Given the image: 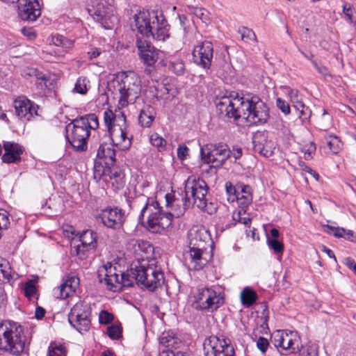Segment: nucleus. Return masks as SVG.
I'll return each mask as SVG.
<instances>
[{
	"label": "nucleus",
	"mask_w": 356,
	"mask_h": 356,
	"mask_svg": "<svg viewBox=\"0 0 356 356\" xmlns=\"http://www.w3.org/2000/svg\"><path fill=\"white\" fill-rule=\"evenodd\" d=\"M159 356H184L183 352L177 350L174 351L170 349L163 350L159 353Z\"/></svg>",
	"instance_id": "nucleus-58"
},
{
	"label": "nucleus",
	"mask_w": 356,
	"mask_h": 356,
	"mask_svg": "<svg viewBox=\"0 0 356 356\" xmlns=\"http://www.w3.org/2000/svg\"><path fill=\"white\" fill-rule=\"evenodd\" d=\"M226 191L229 195L228 200L232 202L236 201L238 208L234 211L232 213V220L241 224H245V185L237 184L236 186L232 185L230 182H227L225 184Z\"/></svg>",
	"instance_id": "nucleus-13"
},
{
	"label": "nucleus",
	"mask_w": 356,
	"mask_h": 356,
	"mask_svg": "<svg viewBox=\"0 0 356 356\" xmlns=\"http://www.w3.org/2000/svg\"><path fill=\"white\" fill-rule=\"evenodd\" d=\"M90 314L91 309L89 305L83 302H79L71 309L68 321L77 322L79 318H82V316H90Z\"/></svg>",
	"instance_id": "nucleus-28"
},
{
	"label": "nucleus",
	"mask_w": 356,
	"mask_h": 356,
	"mask_svg": "<svg viewBox=\"0 0 356 356\" xmlns=\"http://www.w3.org/2000/svg\"><path fill=\"white\" fill-rule=\"evenodd\" d=\"M96 220L107 228L120 229L125 221L124 211L118 207H108L96 216Z\"/></svg>",
	"instance_id": "nucleus-16"
},
{
	"label": "nucleus",
	"mask_w": 356,
	"mask_h": 356,
	"mask_svg": "<svg viewBox=\"0 0 356 356\" xmlns=\"http://www.w3.org/2000/svg\"><path fill=\"white\" fill-rule=\"evenodd\" d=\"M284 88L287 90V93L290 97L291 102L293 104V106H295L297 104L298 106H300L298 104L302 102V95H300V92L297 89H293L288 86H285Z\"/></svg>",
	"instance_id": "nucleus-42"
},
{
	"label": "nucleus",
	"mask_w": 356,
	"mask_h": 356,
	"mask_svg": "<svg viewBox=\"0 0 356 356\" xmlns=\"http://www.w3.org/2000/svg\"><path fill=\"white\" fill-rule=\"evenodd\" d=\"M189 9L191 10L192 13L195 15L197 17L200 18L202 20L206 19L207 12L205 9L197 7H189Z\"/></svg>",
	"instance_id": "nucleus-54"
},
{
	"label": "nucleus",
	"mask_w": 356,
	"mask_h": 356,
	"mask_svg": "<svg viewBox=\"0 0 356 356\" xmlns=\"http://www.w3.org/2000/svg\"><path fill=\"white\" fill-rule=\"evenodd\" d=\"M312 115V111L309 108H305L299 113V118L302 122L309 120Z\"/></svg>",
	"instance_id": "nucleus-62"
},
{
	"label": "nucleus",
	"mask_w": 356,
	"mask_h": 356,
	"mask_svg": "<svg viewBox=\"0 0 356 356\" xmlns=\"http://www.w3.org/2000/svg\"><path fill=\"white\" fill-rule=\"evenodd\" d=\"M135 250L136 252L149 254L153 252L154 247L147 241L139 240L136 241Z\"/></svg>",
	"instance_id": "nucleus-40"
},
{
	"label": "nucleus",
	"mask_w": 356,
	"mask_h": 356,
	"mask_svg": "<svg viewBox=\"0 0 356 356\" xmlns=\"http://www.w3.org/2000/svg\"><path fill=\"white\" fill-rule=\"evenodd\" d=\"M78 284L79 278L72 277L54 290V295L57 298L65 299L75 291Z\"/></svg>",
	"instance_id": "nucleus-27"
},
{
	"label": "nucleus",
	"mask_w": 356,
	"mask_h": 356,
	"mask_svg": "<svg viewBox=\"0 0 356 356\" xmlns=\"http://www.w3.org/2000/svg\"><path fill=\"white\" fill-rule=\"evenodd\" d=\"M113 320V315L106 310H102L99 315V321L100 324L106 325Z\"/></svg>",
	"instance_id": "nucleus-51"
},
{
	"label": "nucleus",
	"mask_w": 356,
	"mask_h": 356,
	"mask_svg": "<svg viewBox=\"0 0 356 356\" xmlns=\"http://www.w3.org/2000/svg\"><path fill=\"white\" fill-rule=\"evenodd\" d=\"M185 261L188 268L195 270L202 269L211 259L212 255L207 248H193L188 247V250L184 254Z\"/></svg>",
	"instance_id": "nucleus-18"
},
{
	"label": "nucleus",
	"mask_w": 356,
	"mask_h": 356,
	"mask_svg": "<svg viewBox=\"0 0 356 356\" xmlns=\"http://www.w3.org/2000/svg\"><path fill=\"white\" fill-rule=\"evenodd\" d=\"M89 317L90 316H82V318H79L77 322H69L78 332L82 333L83 332H87L90 327V319Z\"/></svg>",
	"instance_id": "nucleus-36"
},
{
	"label": "nucleus",
	"mask_w": 356,
	"mask_h": 356,
	"mask_svg": "<svg viewBox=\"0 0 356 356\" xmlns=\"http://www.w3.org/2000/svg\"><path fill=\"white\" fill-rule=\"evenodd\" d=\"M98 278L101 283H104L113 291H117L122 287L134 286L131 270L127 273H118L117 268L111 264H107L98 270Z\"/></svg>",
	"instance_id": "nucleus-9"
},
{
	"label": "nucleus",
	"mask_w": 356,
	"mask_h": 356,
	"mask_svg": "<svg viewBox=\"0 0 356 356\" xmlns=\"http://www.w3.org/2000/svg\"><path fill=\"white\" fill-rule=\"evenodd\" d=\"M17 8H29L31 6H40L38 0H19L17 2Z\"/></svg>",
	"instance_id": "nucleus-55"
},
{
	"label": "nucleus",
	"mask_w": 356,
	"mask_h": 356,
	"mask_svg": "<svg viewBox=\"0 0 356 356\" xmlns=\"http://www.w3.org/2000/svg\"><path fill=\"white\" fill-rule=\"evenodd\" d=\"M98 127V118L94 113L74 119L65 127L66 140L76 152H84L88 148L90 130Z\"/></svg>",
	"instance_id": "nucleus-4"
},
{
	"label": "nucleus",
	"mask_w": 356,
	"mask_h": 356,
	"mask_svg": "<svg viewBox=\"0 0 356 356\" xmlns=\"http://www.w3.org/2000/svg\"><path fill=\"white\" fill-rule=\"evenodd\" d=\"M11 277V267L9 262L0 258V282H9Z\"/></svg>",
	"instance_id": "nucleus-34"
},
{
	"label": "nucleus",
	"mask_w": 356,
	"mask_h": 356,
	"mask_svg": "<svg viewBox=\"0 0 356 356\" xmlns=\"http://www.w3.org/2000/svg\"><path fill=\"white\" fill-rule=\"evenodd\" d=\"M314 67L316 68V70L318 71V72L321 74H322L323 76H324L325 77L326 76H330L331 77L332 75L330 73L328 69L325 67V66H323V65H319L316 61L314 60H312V61Z\"/></svg>",
	"instance_id": "nucleus-56"
},
{
	"label": "nucleus",
	"mask_w": 356,
	"mask_h": 356,
	"mask_svg": "<svg viewBox=\"0 0 356 356\" xmlns=\"http://www.w3.org/2000/svg\"><path fill=\"white\" fill-rule=\"evenodd\" d=\"M267 243L270 249L273 250L274 253L278 256L277 259L280 261L284 252L283 243L277 239L267 237Z\"/></svg>",
	"instance_id": "nucleus-35"
},
{
	"label": "nucleus",
	"mask_w": 356,
	"mask_h": 356,
	"mask_svg": "<svg viewBox=\"0 0 356 356\" xmlns=\"http://www.w3.org/2000/svg\"><path fill=\"white\" fill-rule=\"evenodd\" d=\"M140 76L134 71L120 72L114 74L108 83V90L118 96V104L122 107L134 104L141 91Z\"/></svg>",
	"instance_id": "nucleus-3"
},
{
	"label": "nucleus",
	"mask_w": 356,
	"mask_h": 356,
	"mask_svg": "<svg viewBox=\"0 0 356 356\" xmlns=\"http://www.w3.org/2000/svg\"><path fill=\"white\" fill-rule=\"evenodd\" d=\"M18 15L19 18L26 22H33L41 15V7L31 6L29 8H19Z\"/></svg>",
	"instance_id": "nucleus-30"
},
{
	"label": "nucleus",
	"mask_w": 356,
	"mask_h": 356,
	"mask_svg": "<svg viewBox=\"0 0 356 356\" xmlns=\"http://www.w3.org/2000/svg\"><path fill=\"white\" fill-rule=\"evenodd\" d=\"M300 356H318V353L316 348L309 346L302 350Z\"/></svg>",
	"instance_id": "nucleus-61"
},
{
	"label": "nucleus",
	"mask_w": 356,
	"mask_h": 356,
	"mask_svg": "<svg viewBox=\"0 0 356 356\" xmlns=\"http://www.w3.org/2000/svg\"><path fill=\"white\" fill-rule=\"evenodd\" d=\"M111 185L115 190H120L125 185L124 174L121 171L111 170L110 172Z\"/></svg>",
	"instance_id": "nucleus-32"
},
{
	"label": "nucleus",
	"mask_w": 356,
	"mask_h": 356,
	"mask_svg": "<svg viewBox=\"0 0 356 356\" xmlns=\"http://www.w3.org/2000/svg\"><path fill=\"white\" fill-rule=\"evenodd\" d=\"M174 335L169 332H163L159 337V343L166 348H170V343L174 340Z\"/></svg>",
	"instance_id": "nucleus-52"
},
{
	"label": "nucleus",
	"mask_w": 356,
	"mask_h": 356,
	"mask_svg": "<svg viewBox=\"0 0 356 356\" xmlns=\"http://www.w3.org/2000/svg\"><path fill=\"white\" fill-rule=\"evenodd\" d=\"M271 339L276 348H280L289 353L300 350V338L297 332L277 330L272 334Z\"/></svg>",
	"instance_id": "nucleus-14"
},
{
	"label": "nucleus",
	"mask_w": 356,
	"mask_h": 356,
	"mask_svg": "<svg viewBox=\"0 0 356 356\" xmlns=\"http://www.w3.org/2000/svg\"><path fill=\"white\" fill-rule=\"evenodd\" d=\"M276 106L284 115H289L291 113L289 103L280 97L277 98Z\"/></svg>",
	"instance_id": "nucleus-50"
},
{
	"label": "nucleus",
	"mask_w": 356,
	"mask_h": 356,
	"mask_svg": "<svg viewBox=\"0 0 356 356\" xmlns=\"http://www.w3.org/2000/svg\"><path fill=\"white\" fill-rule=\"evenodd\" d=\"M131 280L149 291H154L164 283V275L154 259L145 261L131 268Z\"/></svg>",
	"instance_id": "nucleus-5"
},
{
	"label": "nucleus",
	"mask_w": 356,
	"mask_h": 356,
	"mask_svg": "<svg viewBox=\"0 0 356 356\" xmlns=\"http://www.w3.org/2000/svg\"><path fill=\"white\" fill-rule=\"evenodd\" d=\"M165 197L166 207L169 209L166 213L170 214L172 220L173 217L182 216L186 209L192 205L191 200H188L185 195L179 194L177 197L175 194L167 193Z\"/></svg>",
	"instance_id": "nucleus-20"
},
{
	"label": "nucleus",
	"mask_w": 356,
	"mask_h": 356,
	"mask_svg": "<svg viewBox=\"0 0 356 356\" xmlns=\"http://www.w3.org/2000/svg\"><path fill=\"white\" fill-rule=\"evenodd\" d=\"M229 345H231L230 340L222 334L210 336L204 341V356H207V353H214L222 350Z\"/></svg>",
	"instance_id": "nucleus-26"
},
{
	"label": "nucleus",
	"mask_w": 356,
	"mask_h": 356,
	"mask_svg": "<svg viewBox=\"0 0 356 356\" xmlns=\"http://www.w3.org/2000/svg\"><path fill=\"white\" fill-rule=\"evenodd\" d=\"M195 299V301L193 303L195 309L207 312L217 310L224 302L220 294L210 288L197 289Z\"/></svg>",
	"instance_id": "nucleus-10"
},
{
	"label": "nucleus",
	"mask_w": 356,
	"mask_h": 356,
	"mask_svg": "<svg viewBox=\"0 0 356 356\" xmlns=\"http://www.w3.org/2000/svg\"><path fill=\"white\" fill-rule=\"evenodd\" d=\"M22 33L29 40L36 38V33L33 27H24L21 29Z\"/></svg>",
	"instance_id": "nucleus-57"
},
{
	"label": "nucleus",
	"mask_w": 356,
	"mask_h": 356,
	"mask_svg": "<svg viewBox=\"0 0 356 356\" xmlns=\"http://www.w3.org/2000/svg\"><path fill=\"white\" fill-rule=\"evenodd\" d=\"M72 254L77 256L80 259H84L88 256V252L90 250H94L92 248H89L82 243L76 244V241H73L72 245Z\"/></svg>",
	"instance_id": "nucleus-33"
},
{
	"label": "nucleus",
	"mask_w": 356,
	"mask_h": 356,
	"mask_svg": "<svg viewBox=\"0 0 356 356\" xmlns=\"http://www.w3.org/2000/svg\"><path fill=\"white\" fill-rule=\"evenodd\" d=\"M108 337L113 340L119 339L122 335V327L120 325H111L107 327Z\"/></svg>",
	"instance_id": "nucleus-43"
},
{
	"label": "nucleus",
	"mask_w": 356,
	"mask_h": 356,
	"mask_svg": "<svg viewBox=\"0 0 356 356\" xmlns=\"http://www.w3.org/2000/svg\"><path fill=\"white\" fill-rule=\"evenodd\" d=\"M323 227L327 233L332 234L337 238L343 237L346 232V229L342 227H335L329 225H324Z\"/></svg>",
	"instance_id": "nucleus-45"
},
{
	"label": "nucleus",
	"mask_w": 356,
	"mask_h": 356,
	"mask_svg": "<svg viewBox=\"0 0 356 356\" xmlns=\"http://www.w3.org/2000/svg\"><path fill=\"white\" fill-rule=\"evenodd\" d=\"M15 115L23 122H29L38 115L39 106L25 96H19L14 100Z\"/></svg>",
	"instance_id": "nucleus-19"
},
{
	"label": "nucleus",
	"mask_w": 356,
	"mask_h": 356,
	"mask_svg": "<svg viewBox=\"0 0 356 356\" xmlns=\"http://www.w3.org/2000/svg\"><path fill=\"white\" fill-rule=\"evenodd\" d=\"M188 152V148L186 145H179L177 148V157L180 160H184L186 159Z\"/></svg>",
	"instance_id": "nucleus-59"
},
{
	"label": "nucleus",
	"mask_w": 356,
	"mask_h": 356,
	"mask_svg": "<svg viewBox=\"0 0 356 356\" xmlns=\"http://www.w3.org/2000/svg\"><path fill=\"white\" fill-rule=\"evenodd\" d=\"M150 143L152 145L159 148L163 149L166 145V141L158 134L154 133L150 136Z\"/></svg>",
	"instance_id": "nucleus-46"
},
{
	"label": "nucleus",
	"mask_w": 356,
	"mask_h": 356,
	"mask_svg": "<svg viewBox=\"0 0 356 356\" xmlns=\"http://www.w3.org/2000/svg\"><path fill=\"white\" fill-rule=\"evenodd\" d=\"M156 111L150 105L145 106L138 116V123L142 127L148 128L152 124L156 118Z\"/></svg>",
	"instance_id": "nucleus-29"
},
{
	"label": "nucleus",
	"mask_w": 356,
	"mask_h": 356,
	"mask_svg": "<svg viewBox=\"0 0 356 356\" xmlns=\"http://www.w3.org/2000/svg\"><path fill=\"white\" fill-rule=\"evenodd\" d=\"M54 42L56 45H63L66 47H68L67 43L69 42V44L71 45L72 42H69L66 38H63L62 35H58L54 38Z\"/></svg>",
	"instance_id": "nucleus-60"
},
{
	"label": "nucleus",
	"mask_w": 356,
	"mask_h": 356,
	"mask_svg": "<svg viewBox=\"0 0 356 356\" xmlns=\"http://www.w3.org/2000/svg\"><path fill=\"white\" fill-rule=\"evenodd\" d=\"M88 11L94 19L101 23L106 29H111L115 22L117 21V18L114 15L113 6L105 0L93 1L92 8Z\"/></svg>",
	"instance_id": "nucleus-12"
},
{
	"label": "nucleus",
	"mask_w": 356,
	"mask_h": 356,
	"mask_svg": "<svg viewBox=\"0 0 356 356\" xmlns=\"http://www.w3.org/2000/svg\"><path fill=\"white\" fill-rule=\"evenodd\" d=\"M257 298L258 296L256 291L246 286V308L250 307L255 303Z\"/></svg>",
	"instance_id": "nucleus-47"
},
{
	"label": "nucleus",
	"mask_w": 356,
	"mask_h": 356,
	"mask_svg": "<svg viewBox=\"0 0 356 356\" xmlns=\"http://www.w3.org/2000/svg\"><path fill=\"white\" fill-rule=\"evenodd\" d=\"M24 348L23 327L15 322L0 323V350L19 356L24 352Z\"/></svg>",
	"instance_id": "nucleus-6"
},
{
	"label": "nucleus",
	"mask_w": 356,
	"mask_h": 356,
	"mask_svg": "<svg viewBox=\"0 0 356 356\" xmlns=\"http://www.w3.org/2000/svg\"><path fill=\"white\" fill-rule=\"evenodd\" d=\"M343 13L346 15V17H347V19L349 22H352V19H353L352 8H351V6L350 5L348 6L347 4H344L343 6Z\"/></svg>",
	"instance_id": "nucleus-64"
},
{
	"label": "nucleus",
	"mask_w": 356,
	"mask_h": 356,
	"mask_svg": "<svg viewBox=\"0 0 356 356\" xmlns=\"http://www.w3.org/2000/svg\"><path fill=\"white\" fill-rule=\"evenodd\" d=\"M188 247L207 248L211 241L210 234L204 227L194 226L188 232Z\"/></svg>",
	"instance_id": "nucleus-24"
},
{
	"label": "nucleus",
	"mask_w": 356,
	"mask_h": 356,
	"mask_svg": "<svg viewBox=\"0 0 356 356\" xmlns=\"http://www.w3.org/2000/svg\"><path fill=\"white\" fill-rule=\"evenodd\" d=\"M147 211L150 212L147 218V227L151 232L161 233L171 226L172 220L170 214L163 212L157 201L152 200L149 202V199H147V203L139 215L140 220L143 218L144 213Z\"/></svg>",
	"instance_id": "nucleus-8"
},
{
	"label": "nucleus",
	"mask_w": 356,
	"mask_h": 356,
	"mask_svg": "<svg viewBox=\"0 0 356 356\" xmlns=\"http://www.w3.org/2000/svg\"><path fill=\"white\" fill-rule=\"evenodd\" d=\"M325 140L332 154H336L341 150L342 144L337 136H330L328 138H326Z\"/></svg>",
	"instance_id": "nucleus-39"
},
{
	"label": "nucleus",
	"mask_w": 356,
	"mask_h": 356,
	"mask_svg": "<svg viewBox=\"0 0 356 356\" xmlns=\"http://www.w3.org/2000/svg\"><path fill=\"white\" fill-rule=\"evenodd\" d=\"M47 356H67V349L63 345L51 342L48 348Z\"/></svg>",
	"instance_id": "nucleus-37"
},
{
	"label": "nucleus",
	"mask_w": 356,
	"mask_h": 356,
	"mask_svg": "<svg viewBox=\"0 0 356 356\" xmlns=\"http://www.w3.org/2000/svg\"><path fill=\"white\" fill-rule=\"evenodd\" d=\"M209 187L204 180L189 177L185 184L184 193L188 200L193 199L192 205L195 204L197 207L202 211L211 213L215 207L211 202L207 204V195Z\"/></svg>",
	"instance_id": "nucleus-7"
},
{
	"label": "nucleus",
	"mask_w": 356,
	"mask_h": 356,
	"mask_svg": "<svg viewBox=\"0 0 356 356\" xmlns=\"http://www.w3.org/2000/svg\"><path fill=\"white\" fill-rule=\"evenodd\" d=\"M343 264L348 267L349 269L353 270L356 273V264L355 261L350 257H346L343 260Z\"/></svg>",
	"instance_id": "nucleus-63"
},
{
	"label": "nucleus",
	"mask_w": 356,
	"mask_h": 356,
	"mask_svg": "<svg viewBox=\"0 0 356 356\" xmlns=\"http://www.w3.org/2000/svg\"><path fill=\"white\" fill-rule=\"evenodd\" d=\"M36 293V287L31 280L28 281L24 287V296L31 299L33 298Z\"/></svg>",
	"instance_id": "nucleus-48"
},
{
	"label": "nucleus",
	"mask_w": 356,
	"mask_h": 356,
	"mask_svg": "<svg viewBox=\"0 0 356 356\" xmlns=\"http://www.w3.org/2000/svg\"><path fill=\"white\" fill-rule=\"evenodd\" d=\"M252 150L264 157H270L275 148V143L268 140L266 131H257L252 136Z\"/></svg>",
	"instance_id": "nucleus-23"
},
{
	"label": "nucleus",
	"mask_w": 356,
	"mask_h": 356,
	"mask_svg": "<svg viewBox=\"0 0 356 356\" xmlns=\"http://www.w3.org/2000/svg\"><path fill=\"white\" fill-rule=\"evenodd\" d=\"M104 120L108 136L102 131L105 140L100 142L97 157L104 159L106 164L113 165L115 161V150L113 146L121 150H127L131 145V140L128 136L126 116L122 112L114 113L108 109L104 113Z\"/></svg>",
	"instance_id": "nucleus-1"
},
{
	"label": "nucleus",
	"mask_w": 356,
	"mask_h": 356,
	"mask_svg": "<svg viewBox=\"0 0 356 356\" xmlns=\"http://www.w3.org/2000/svg\"><path fill=\"white\" fill-rule=\"evenodd\" d=\"M140 36H150L156 41H165L170 37V26L161 11L140 12L134 15V25Z\"/></svg>",
	"instance_id": "nucleus-2"
},
{
	"label": "nucleus",
	"mask_w": 356,
	"mask_h": 356,
	"mask_svg": "<svg viewBox=\"0 0 356 356\" xmlns=\"http://www.w3.org/2000/svg\"><path fill=\"white\" fill-rule=\"evenodd\" d=\"M257 347L261 351L262 354L266 353L268 346L269 342L267 339L260 337L257 341Z\"/></svg>",
	"instance_id": "nucleus-53"
},
{
	"label": "nucleus",
	"mask_w": 356,
	"mask_h": 356,
	"mask_svg": "<svg viewBox=\"0 0 356 356\" xmlns=\"http://www.w3.org/2000/svg\"><path fill=\"white\" fill-rule=\"evenodd\" d=\"M3 148L4 154L1 159L3 163H15L21 161V155L23 154L24 149L18 143L10 141H3Z\"/></svg>",
	"instance_id": "nucleus-25"
},
{
	"label": "nucleus",
	"mask_w": 356,
	"mask_h": 356,
	"mask_svg": "<svg viewBox=\"0 0 356 356\" xmlns=\"http://www.w3.org/2000/svg\"><path fill=\"white\" fill-rule=\"evenodd\" d=\"M136 46L141 61L147 66L154 65L158 59V52L151 42L143 36L137 35Z\"/></svg>",
	"instance_id": "nucleus-21"
},
{
	"label": "nucleus",
	"mask_w": 356,
	"mask_h": 356,
	"mask_svg": "<svg viewBox=\"0 0 356 356\" xmlns=\"http://www.w3.org/2000/svg\"><path fill=\"white\" fill-rule=\"evenodd\" d=\"M213 54V44L209 41H204L195 47L193 51V59L197 65L208 69L211 65Z\"/></svg>",
	"instance_id": "nucleus-22"
},
{
	"label": "nucleus",
	"mask_w": 356,
	"mask_h": 356,
	"mask_svg": "<svg viewBox=\"0 0 356 356\" xmlns=\"http://www.w3.org/2000/svg\"><path fill=\"white\" fill-rule=\"evenodd\" d=\"M226 93L228 92L226 90ZM237 94L234 92H229V95H218L216 98V108L219 114L222 117H227L228 118H234V122L241 118L238 110L236 108V102H239V99L236 97Z\"/></svg>",
	"instance_id": "nucleus-15"
},
{
	"label": "nucleus",
	"mask_w": 356,
	"mask_h": 356,
	"mask_svg": "<svg viewBox=\"0 0 356 356\" xmlns=\"http://www.w3.org/2000/svg\"><path fill=\"white\" fill-rule=\"evenodd\" d=\"M200 156L204 163L211 164L213 168H219L231 156V150L227 145L218 143L210 149L207 154L204 148L202 147Z\"/></svg>",
	"instance_id": "nucleus-17"
},
{
	"label": "nucleus",
	"mask_w": 356,
	"mask_h": 356,
	"mask_svg": "<svg viewBox=\"0 0 356 356\" xmlns=\"http://www.w3.org/2000/svg\"><path fill=\"white\" fill-rule=\"evenodd\" d=\"M234 348L232 345H229L222 350H220L214 353H207V356H234Z\"/></svg>",
	"instance_id": "nucleus-49"
},
{
	"label": "nucleus",
	"mask_w": 356,
	"mask_h": 356,
	"mask_svg": "<svg viewBox=\"0 0 356 356\" xmlns=\"http://www.w3.org/2000/svg\"><path fill=\"white\" fill-rule=\"evenodd\" d=\"M247 44L250 45V49L252 51H256L259 49L254 33L251 29L246 28V44Z\"/></svg>",
	"instance_id": "nucleus-44"
},
{
	"label": "nucleus",
	"mask_w": 356,
	"mask_h": 356,
	"mask_svg": "<svg viewBox=\"0 0 356 356\" xmlns=\"http://www.w3.org/2000/svg\"><path fill=\"white\" fill-rule=\"evenodd\" d=\"M79 243L95 250L97 248L96 232L90 229L83 231L79 236Z\"/></svg>",
	"instance_id": "nucleus-31"
},
{
	"label": "nucleus",
	"mask_w": 356,
	"mask_h": 356,
	"mask_svg": "<svg viewBox=\"0 0 356 356\" xmlns=\"http://www.w3.org/2000/svg\"><path fill=\"white\" fill-rule=\"evenodd\" d=\"M169 69L177 76H181L185 72V65L181 60L177 59L170 62Z\"/></svg>",
	"instance_id": "nucleus-41"
},
{
	"label": "nucleus",
	"mask_w": 356,
	"mask_h": 356,
	"mask_svg": "<svg viewBox=\"0 0 356 356\" xmlns=\"http://www.w3.org/2000/svg\"><path fill=\"white\" fill-rule=\"evenodd\" d=\"M246 111H248L246 117L248 126L265 123L269 117L268 107L254 95L246 94Z\"/></svg>",
	"instance_id": "nucleus-11"
},
{
	"label": "nucleus",
	"mask_w": 356,
	"mask_h": 356,
	"mask_svg": "<svg viewBox=\"0 0 356 356\" xmlns=\"http://www.w3.org/2000/svg\"><path fill=\"white\" fill-rule=\"evenodd\" d=\"M89 81L86 77H79L75 83L74 88L72 90L73 92H76L81 95H85L88 90Z\"/></svg>",
	"instance_id": "nucleus-38"
}]
</instances>
